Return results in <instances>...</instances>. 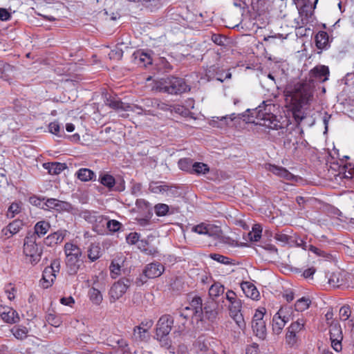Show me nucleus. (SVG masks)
<instances>
[{"label": "nucleus", "mask_w": 354, "mask_h": 354, "mask_svg": "<svg viewBox=\"0 0 354 354\" xmlns=\"http://www.w3.org/2000/svg\"><path fill=\"white\" fill-rule=\"evenodd\" d=\"M110 270L112 274V277L115 278L120 274V266L118 263L112 261L110 266Z\"/></svg>", "instance_id": "obj_57"}, {"label": "nucleus", "mask_w": 354, "mask_h": 354, "mask_svg": "<svg viewBox=\"0 0 354 354\" xmlns=\"http://www.w3.org/2000/svg\"><path fill=\"white\" fill-rule=\"evenodd\" d=\"M330 75L329 68L325 65H317L308 73V81L298 82L293 85H288L285 90V95L289 100L297 120H302L304 118L301 109L310 104L313 97V89L315 82L322 83L328 80Z\"/></svg>", "instance_id": "obj_1"}, {"label": "nucleus", "mask_w": 354, "mask_h": 354, "mask_svg": "<svg viewBox=\"0 0 354 354\" xmlns=\"http://www.w3.org/2000/svg\"><path fill=\"white\" fill-rule=\"evenodd\" d=\"M133 56L136 64H142L144 66H147L152 62L151 56L143 51L138 50L133 53Z\"/></svg>", "instance_id": "obj_27"}, {"label": "nucleus", "mask_w": 354, "mask_h": 354, "mask_svg": "<svg viewBox=\"0 0 354 354\" xmlns=\"http://www.w3.org/2000/svg\"><path fill=\"white\" fill-rule=\"evenodd\" d=\"M44 205L46 208H44L45 210L49 209H69L71 208L70 203L62 201H59L55 198H48L44 201Z\"/></svg>", "instance_id": "obj_21"}, {"label": "nucleus", "mask_w": 354, "mask_h": 354, "mask_svg": "<svg viewBox=\"0 0 354 354\" xmlns=\"http://www.w3.org/2000/svg\"><path fill=\"white\" fill-rule=\"evenodd\" d=\"M275 239L277 241L281 242L283 245L289 244L290 241H292V237L282 233L276 234Z\"/></svg>", "instance_id": "obj_53"}, {"label": "nucleus", "mask_w": 354, "mask_h": 354, "mask_svg": "<svg viewBox=\"0 0 354 354\" xmlns=\"http://www.w3.org/2000/svg\"><path fill=\"white\" fill-rule=\"evenodd\" d=\"M169 210V206L165 203H158L154 206V212L158 216H164L167 215Z\"/></svg>", "instance_id": "obj_43"}, {"label": "nucleus", "mask_w": 354, "mask_h": 354, "mask_svg": "<svg viewBox=\"0 0 354 354\" xmlns=\"http://www.w3.org/2000/svg\"><path fill=\"white\" fill-rule=\"evenodd\" d=\"M149 189L155 194H165L169 190V186L162 182H151Z\"/></svg>", "instance_id": "obj_33"}, {"label": "nucleus", "mask_w": 354, "mask_h": 354, "mask_svg": "<svg viewBox=\"0 0 354 354\" xmlns=\"http://www.w3.org/2000/svg\"><path fill=\"white\" fill-rule=\"evenodd\" d=\"M195 347L197 351L201 353H206L209 351L207 342L205 340L198 339L195 343Z\"/></svg>", "instance_id": "obj_49"}, {"label": "nucleus", "mask_w": 354, "mask_h": 354, "mask_svg": "<svg viewBox=\"0 0 354 354\" xmlns=\"http://www.w3.org/2000/svg\"><path fill=\"white\" fill-rule=\"evenodd\" d=\"M299 16L298 17V18L295 19V27L296 30H299V31L307 24V20L304 19L302 17L301 12L299 10Z\"/></svg>", "instance_id": "obj_54"}, {"label": "nucleus", "mask_w": 354, "mask_h": 354, "mask_svg": "<svg viewBox=\"0 0 354 354\" xmlns=\"http://www.w3.org/2000/svg\"><path fill=\"white\" fill-rule=\"evenodd\" d=\"M225 299L228 304L227 306L230 317L235 322L239 328L243 330L245 328V323L241 313L242 301L237 297L236 294L232 290L225 292Z\"/></svg>", "instance_id": "obj_3"}, {"label": "nucleus", "mask_w": 354, "mask_h": 354, "mask_svg": "<svg viewBox=\"0 0 354 354\" xmlns=\"http://www.w3.org/2000/svg\"><path fill=\"white\" fill-rule=\"evenodd\" d=\"M13 335L18 339H24L27 337L28 329L26 326H15L11 330Z\"/></svg>", "instance_id": "obj_35"}, {"label": "nucleus", "mask_w": 354, "mask_h": 354, "mask_svg": "<svg viewBox=\"0 0 354 354\" xmlns=\"http://www.w3.org/2000/svg\"><path fill=\"white\" fill-rule=\"evenodd\" d=\"M164 270L165 267L162 264L158 262H153L145 266L143 274L149 279H153L160 277Z\"/></svg>", "instance_id": "obj_17"}, {"label": "nucleus", "mask_w": 354, "mask_h": 354, "mask_svg": "<svg viewBox=\"0 0 354 354\" xmlns=\"http://www.w3.org/2000/svg\"><path fill=\"white\" fill-rule=\"evenodd\" d=\"M49 132L58 136H61L60 130L61 127L57 122H53L48 124Z\"/></svg>", "instance_id": "obj_52"}, {"label": "nucleus", "mask_w": 354, "mask_h": 354, "mask_svg": "<svg viewBox=\"0 0 354 354\" xmlns=\"http://www.w3.org/2000/svg\"><path fill=\"white\" fill-rule=\"evenodd\" d=\"M90 299L93 303L99 304L102 300V295L100 291L95 288H91L88 291Z\"/></svg>", "instance_id": "obj_41"}, {"label": "nucleus", "mask_w": 354, "mask_h": 354, "mask_svg": "<svg viewBox=\"0 0 354 354\" xmlns=\"http://www.w3.org/2000/svg\"><path fill=\"white\" fill-rule=\"evenodd\" d=\"M141 4L151 10L160 5V0H140Z\"/></svg>", "instance_id": "obj_50"}, {"label": "nucleus", "mask_w": 354, "mask_h": 354, "mask_svg": "<svg viewBox=\"0 0 354 354\" xmlns=\"http://www.w3.org/2000/svg\"><path fill=\"white\" fill-rule=\"evenodd\" d=\"M24 226V223L21 220L15 219L10 223L6 227L2 230L3 234L8 238L18 233Z\"/></svg>", "instance_id": "obj_20"}, {"label": "nucleus", "mask_w": 354, "mask_h": 354, "mask_svg": "<svg viewBox=\"0 0 354 354\" xmlns=\"http://www.w3.org/2000/svg\"><path fill=\"white\" fill-rule=\"evenodd\" d=\"M10 17V13L6 8H0V20L8 21Z\"/></svg>", "instance_id": "obj_63"}, {"label": "nucleus", "mask_w": 354, "mask_h": 354, "mask_svg": "<svg viewBox=\"0 0 354 354\" xmlns=\"http://www.w3.org/2000/svg\"><path fill=\"white\" fill-rule=\"evenodd\" d=\"M122 56L123 50L118 46H116L114 49L111 50V52L109 53V57L111 59L120 60L122 59Z\"/></svg>", "instance_id": "obj_48"}, {"label": "nucleus", "mask_w": 354, "mask_h": 354, "mask_svg": "<svg viewBox=\"0 0 354 354\" xmlns=\"http://www.w3.org/2000/svg\"><path fill=\"white\" fill-rule=\"evenodd\" d=\"M21 211V204L19 203H11V205L9 206L8 209V211H7V213H6V216L8 218H14L17 214H19Z\"/></svg>", "instance_id": "obj_39"}, {"label": "nucleus", "mask_w": 354, "mask_h": 354, "mask_svg": "<svg viewBox=\"0 0 354 354\" xmlns=\"http://www.w3.org/2000/svg\"><path fill=\"white\" fill-rule=\"evenodd\" d=\"M45 198H40L36 196L30 197L29 202L32 205L40 207L41 209L46 208L44 205Z\"/></svg>", "instance_id": "obj_47"}, {"label": "nucleus", "mask_w": 354, "mask_h": 354, "mask_svg": "<svg viewBox=\"0 0 354 354\" xmlns=\"http://www.w3.org/2000/svg\"><path fill=\"white\" fill-rule=\"evenodd\" d=\"M16 290L14 287L11 286V285L8 286L5 288V292L7 295L8 299L12 300L15 299V292Z\"/></svg>", "instance_id": "obj_61"}, {"label": "nucleus", "mask_w": 354, "mask_h": 354, "mask_svg": "<svg viewBox=\"0 0 354 354\" xmlns=\"http://www.w3.org/2000/svg\"><path fill=\"white\" fill-rule=\"evenodd\" d=\"M66 264L70 274H75L80 269L82 261L81 249L73 243H66L64 245Z\"/></svg>", "instance_id": "obj_5"}, {"label": "nucleus", "mask_w": 354, "mask_h": 354, "mask_svg": "<svg viewBox=\"0 0 354 354\" xmlns=\"http://www.w3.org/2000/svg\"><path fill=\"white\" fill-rule=\"evenodd\" d=\"M99 181L109 189L114 190L113 187L116 183V180L113 176L109 174H103L100 175Z\"/></svg>", "instance_id": "obj_32"}, {"label": "nucleus", "mask_w": 354, "mask_h": 354, "mask_svg": "<svg viewBox=\"0 0 354 354\" xmlns=\"http://www.w3.org/2000/svg\"><path fill=\"white\" fill-rule=\"evenodd\" d=\"M246 354H259V346L257 344H252L246 348Z\"/></svg>", "instance_id": "obj_62"}, {"label": "nucleus", "mask_w": 354, "mask_h": 354, "mask_svg": "<svg viewBox=\"0 0 354 354\" xmlns=\"http://www.w3.org/2000/svg\"><path fill=\"white\" fill-rule=\"evenodd\" d=\"M116 180V183L114 186V190L117 192H122L125 189V182L122 178H118Z\"/></svg>", "instance_id": "obj_58"}, {"label": "nucleus", "mask_w": 354, "mask_h": 354, "mask_svg": "<svg viewBox=\"0 0 354 354\" xmlns=\"http://www.w3.org/2000/svg\"><path fill=\"white\" fill-rule=\"evenodd\" d=\"M209 257L212 259H213L218 263H221L222 264H224V265L232 264V261L230 260V258H228L225 256L221 255L220 254L212 253L209 254Z\"/></svg>", "instance_id": "obj_44"}, {"label": "nucleus", "mask_w": 354, "mask_h": 354, "mask_svg": "<svg viewBox=\"0 0 354 354\" xmlns=\"http://www.w3.org/2000/svg\"><path fill=\"white\" fill-rule=\"evenodd\" d=\"M316 46L320 50H325L329 47V38L326 32L319 31L315 36Z\"/></svg>", "instance_id": "obj_25"}, {"label": "nucleus", "mask_w": 354, "mask_h": 354, "mask_svg": "<svg viewBox=\"0 0 354 354\" xmlns=\"http://www.w3.org/2000/svg\"><path fill=\"white\" fill-rule=\"evenodd\" d=\"M66 234V230H58L49 234L45 239L44 243L48 246H53L63 241Z\"/></svg>", "instance_id": "obj_22"}, {"label": "nucleus", "mask_w": 354, "mask_h": 354, "mask_svg": "<svg viewBox=\"0 0 354 354\" xmlns=\"http://www.w3.org/2000/svg\"><path fill=\"white\" fill-rule=\"evenodd\" d=\"M305 321L298 319L286 328L285 343L290 348H297L301 342V335L305 330Z\"/></svg>", "instance_id": "obj_6"}, {"label": "nucleus", "mask_w": 354, "mask_h": 354, "mask_svg": "<svg viewBox=\"0 0 354 354\" xmlns=\"http://www.w3.org/2000/svg\"><path fill=\"white\" fill-rule=\"evenodd\" d=\"M192 230L198 234H206L213 237L220 236L221 232L220 227L203 223L194 226Z\"/></svg>", "instance_id": "obj_16"}, {"label": "nucleus", "mask_w": 354, "mask_h": 354, "mask_svg": "<svg viewBox=\"0 0 354 354\" xmlns=\"http://www.w3.org/2000/svg\"><path fill=\"white\" fill-rule=\"evenodd\" d=\"M274 108L275 105L270 100H267L263 101L261 104L254 109H248L250 113V122L264 126L273 130L284 129L288 125V121L282 117L278 119L272 113Z\"/></svg>", "instance_id": "obj_2"}, {"label": "nucleus", "mask_w": 354, "mask_h": 354, "mask_svg": "<svg viewBox=\"0 0 354 354\" xmlns=\"http://www.w3.org/2000/svg\"><path fill=\"white\" fill-rule=\"evenodd\" d=\"M76 176L78 179L84 182L92 180L95 177V173L92 170L87 168L80 169L77 171Z\"/></svg>", "instance_id": "obj_30"}, {"label": "nucleus", "mask_w": 354, "mask_h": 354, "mask_svg": "<svg viewBox=\"0 0 354 354\" xmlns=\"http://www.w3.org/2000/svg\"><path fill=\"white\" fill-rule=\"evenodd\" d=\"M266 169L273 174L286 180H291L294 178V176L286 168L274 165H268Z\"/></svg>", "instance_id": "obj_19"}, {"label": "nucleus", "mask_w": 354, "mask_h": 354, "mask_svg": "<svg viewBox=\"0 0 354 354\" xmlns=\"http://www.w3.org/2000/svg\"><path fill=\"white\" fill-rule=\"evenodd\" d=\"M159 89L162 92L176 95L185 93L189 91L190 88L183 79L169 77L163 79L160 83Z\"/></svg>", "instance_id": "obj_8"}, {"label": "nucleus", "mask_w": 354, "mask_h": 354, "mask_svg": "<svg viewBox=\"0 0 354 354\" xmlns=\"http://www.w3.org/2000/svg\"><path fill=\"white\" fill-rule=\"evenodd\" d=\"M13 71V67L11 65L0 61V78L8 80Z\"/></svg>", "instance_id": "obj_34"}, {"label": "nucleus", "mask_w": 354, "mask_h": 354, "mask_svg": "<svg viewBox=\"0 0 354 354\" xmlns=\"http://www.w3.org/2000/svg\"><path fill=\"white\" fill-rule=\"evenodd\" d=\"M121 225V223L116 220H110L106 223V227L109 231L113 232H118L120 230Z\"/></svg>", "instance_id": "obj_51"}, {"label": "nucleus", "mask_w": 354, "mask_h": 354, "mask_svg": "<svg viewBox=\"0 0 354 354\" xmlns=\"http://www.w3.org/2000/svg\"><path fill=\"white\" fill-rule=\"evenodd\" d=\"M222 309V304L220 306L215 300L208 299L203 304V317H205L210 322H214L216 320Z\"/></svg>", "instance_id": "obj_13"}, {"label": "nucleus", "mask_w": 354, "mask_h": 354, "mask_svg": "<svg viewBox=\"0 0 354 354\" xmlns=\"http://www.w3.org/2000/svg\"><path fill=\"white\" fill-rule=\"evenodd\" d=\"M140 238V234L137 232H131L127 236V241L128 243L133 245L136 243Z\"/></svg>", "instance_id": "obj_56"}, {"label": "nucleus", "mask_w": 354, "mask_h": 354, "mask_svg": "<svg viewBox=\"0 0 354 354\" xmlns=\"http://www.w3.org/2000/svg\"><path fill=\"white\" fill-rule=\"evenodd\" d=\"M43 167L46 169L50 175H58L67 168L65 163L58 162H45Z\"/></svg>", "instance_id": "obj_23"}, {"label": "nucleus", "mask_w": 354, "mask_h": 354, "mask_svg": "<svg viewBox=\"0 0 354 354\" xmlns=\"http://www.w3.org/2000/svg\"><path fill=\"white\" fill-rule=\"evenodd\" d=\"M74 302V299L72 297H62L60 299V303L65 306H71Z\"/></svg>", "instance_id": "obj_64"}, {"label": "nucleus", "mask_w": 354, "mask_h": 354, "mask_svg": "<svg viewBox=\"0 0 354 354\" xmlns=\"http://www.w3.org/2000/svg\"><path fill=\"white\" fill-rule=\"evenodd\" d=\"M351 308L350 306L346 305L342 306L339 310V317L342 320H347L351 315Z\"/></svg>", "instance_id": "obj_55"}, {"label": "nucleus", "mask_w": 354, "mask_h": 354, "mask_svg": "<svg viewBox=\"0 0 354 354\" xmlns=\"http://www.w3.org/2000/svg\"><path fill=\"white\" fill-rule=\"evenodd\" d=\"M225 287L218 282L213 283L209 288V299L215 300L217 297L224 293Z\"/></svg>", "instance_id": "obj_28"}, {"label": "nucleus", "mask_w": 354, "mask_h": 354, "mask_svg": "<svg viewBox=\"0 0 354 354\" xmlns=\"http://www.w3.org/2000/svg\"><path fill=\"white\" fill-rule=\"evenodd\" d=\"M141 325L145 326L147 328H144L143 327L139 326H136L134 328V335L137 336L140 340H144L147 338V333L148 331V328H151L153 325V322L151 320L147 322L146 324L144 322L141 323Z\"/></svg>", "instance_id": "obj_29"}, {"label": "nucleus", "mask_w": 354, "mask_h": 354, "mask_svg": "<svg viewBox=\"0 0 354 354\" xmlns=\"http://www.w3.org/2000/svg\"><path fill=\"white\" fill-rule=\"evenodd\" d=\"M174 319L169 315H164L160 317L156 324V337L160 342H162L165 346L169 345L167 335L169 334Z\"/></svg>", "instance_id": "obj_9"}, {"label": "nucleus", "mask_w": 354, "mask_h": 354, "mask_svg": "<svg viewBox=\"0 0 354 354\" xmlns=\"http://www.w3.org/2000/svg\"><path fill=\"white\" fill-rule=\"evenodd\" d=\"M310 304V300L306 297H301L299 299L295 304V309L297 311L302 312L306 310Z\"/></svg>", "instance_id": "obj_40"}, {"label": "nucleus", "mask_w": 354, "mask_h": 354, "mask_svg": "<svg viewBox=\"0 0 354 354\" xmlns=\"http://www.w3.org/2000/svg\"><path fill=\"white\" fill-rule=\"evenodd\" d=\"M240 1H242L243 3L245 6L248 7L250 6L253 10H256V9H258V8H259V3L260 0H240Z\"/></svg>", "instance_id": "obj_59"}, {"label": "nucleus", "mask_w": 354, "mask_h": 354, "mask_svg": "<svg viewBox=\"0 0 354 354\" xmlns=\"http://www.w3.org/2000/svg\"><path fill=\"white\" fill-rule=\"evenodd\" d=\"M203 299L199 296L194 297L180 313L185 319L191 318L192 322H196V327L201 328L203 326Z\"/></svg>", "instance_id": "obj_4"}, {"label": "nucleus", "mask_w": 354, "mask_h": 354, "mask_svg": "<svg viewBox=\"0 0 354 354\" xmlns=\"http://www.w3.org/2000/svg\"><path fill=\"white\" fill-rule=\"evenodd\" d=\"M330 339L333 348L339 352L342 350V340L343 339L342 328L338 324H333L330 326Z\"/></svg>", "instance_id": "obj_15"}, {"label": "nucleus", "mask_w": 354, "mask_h": 354, "mask_svg": "<svg viewBox=\"0 0 354 354\" xmlns=\"http://www.w3.org/2000/svg\"><path fill=\"white\" fill-rule=\"evenodd\" d=\"M104 103L106 105L114 109H125L124 104L115 96L111 95L106 96Z\"/></svg>", "instance_id": "obj_31"}, {"label": "nucleus", "mask_w": 354, "mask_h": 354, "mask_svg": "<svg viewBox=\"0 0 354 354\" xmlns=\"http://www.w3.org/2000/svg\"><path fill=\"white\" fill-rule=\"evenodd\" d=\"M100 248L97 245H91L88 250V257L91 261H95L100 257Z\"/></svg>", "instance_id": "obj_45"}, {"label": "nucleus", "mask_w": 354, "mask_h": 354, "mask_svg": "<svg viewBox=\"0 0 354 354\" xmlns=\"http://www.w3.org/2000/svg\"><path fill=\"white\" fill-rule=\"evenodd\" d=\"M82 217L88 223H93L102 220V216L97 215L96 212L86 210L82 213Z\"/></svg>", "instance_id": "obj_38"}, {"label": "nucleus", "mask_w": 354, "mask_h": 354, "mask_svg": "<svg viewBox=\"0 0 354 354\" xmlns=\"http://www.w3.org/2000/svg\"><path fill=\"white\" fill-rule=\"evenodd\" d=\"M178 167L181 170L189 171L192 174V167L193 165V161L190 158H181L179 160Z\"/></svg>", "instance_id": "obj_42"}, {"label": "nucleus", "mask_w": 354, "mask_h": 354, "mask_svg": "<svg viewBox=\"0 0 354 354\" xmlns=\"http://www.w3.org/2000/svg\"><path fill=\"white\" fill-rule=\"evenodd\" d=\"M50 227V225L48 221H40L37 222L35 227V232L32 234L36 235V239L44 236Z\"/></svg>", "instance_id": "obj_26"}, {"label": "nucleus", "mask_w": 354, "mask_h": 354, "mask_svg": "<svg viewBox=\"0 0 354 354\" xmlns=\"http://www.w3.org/2000/svg\"><path fill=\"white\" fill-rule=\"evenodd\" d=\"M46 321L49 324L55 327L59 326L62 323L60 317L53 313H49L46 316Z\"/></svg>", "instance_id": "obj_46"}, {"label": "nucleus", "mask_w": 354, "mask_h": 354, "mask_svg": "<svg viewBox=\"0 0 354 354\" xmlns=\"http://www.w3.org/2000/svg\"><path fill=\"white\" fill-rule=\"evenodd\" d=\"M291 308L281 306L272 318V330L275 334H280L286 324L290 320Z\"/></svg>", "instance_id": "obj_11"}, {"label": "nucleus", "mask_w": 354, "mask_h": 354, "mask_svg": "<svg viewBox=\"0 0 354 354\" xmlns=\"http://www.w3.org/2000/svg\"><path fill=\"white\" fill-rule=\"evenodd\" d=\"M241 288L246 297L253 300H258L260 296L259 292L254 285L249 282H243L241 283Z\"/></svg>", "instance_id": "obj_24"}, {"label": "nucleus", "mask_w": 354, "mask_h": 354, "mask_svg": "<svg viewBox=\"0 0 354 354\" xmlns=\"http://www.w3.org/2000/svg\"><path fill=\"white\" fill-rule=\"evenodd\" d=\"M0 316L5 322L8 324L17 323L20 319L18 313L6 306H0Z\"/></svg>", "instance_id": "obj_18"}, {"label": "nucleus", "mask_w": 354, "mask_h": 354, "mask_svg": "<svg viewBox=\"0 0 354 354\" xmlns=\"http://www.w3.org/2000/svg\"><path fill=\"white\" fill-rule=\"evenodd\" d=\"M209 168L203 162H194L192 167V174H205L209 172Z\"/></svg>", "instance_id": "obj_37"}, {"label": "nucleus", "mask_w": 354, "mask_h": 354, "mask_svg": "<svg viewBox=\"0 0 354 354\" xmlns=\"http://www.w3.org/2000/svg\"><path fill=\"white\" fill-rule=\"evenodd\" d=\"M328 283L333 287H336V288H338L340 286H342V283H339V276L335 274H333L330 276V277L328 280Z\"/></svg>", "instance_id": "obj_60"}, {"label": "nucleus", "mask_w": 354, "mask_h": 354, "mask_svg": "<svg viewBox=\"0 0 354 354\" xmlns=\"http://www.w3.org/2000/svg\"><path fill=\"white\" fill-rule=\"evenodd\" d=\"M262 227L259 224H254L252 226V230L249 232L248 236L252 241H259L261 237Z\"/></svg>", "instance_id": "obj_36"}, {"label": "nucleus", "mask_w": 354, "mask_h": 354, "mask_svg": "<svg viewBox=\"0 0 354 354\" xmlns=\"http://www.w3.org/2000/svg\"><path fill=\"white\" fill-rule=\"evenodd\" d=\"M23 252L27 262L37 264L41 257L43 250L37 243L36 235L30 234L24 239Z\"/></svg>", "instance_id": "obj_7"}, {"label": "nucleus", "mask_w": 354, "mask_h": 354, "mask_svg": "<svg viewBox=\"0 0 354 354\" xmlns=\"http://www.w3.org/2000/svg\"><path fill=\"white\" fill-rule=\"evenodd\" d=\"M60 270V260L55 259L52 261L50 266L45 268L42 274L41 284L44 288H48L53 283L57 273Z\"/></svg>", "instance_id": "obj_12"}, {"label": "nucleus", "mask_w": 354, "mask_h": 354, "mask_svg": "<svg viewBox=\"0 0 354 354\" xmlns=\"http://www.w3.org/2000/svg\"><path fill=\"white\" fill-rule=\"evenodd\" d=\"M131 280L128 278H122L115 282L111 288L109 295L113 301L120 299L131 286Z\"/></svg>", "instance_id": "obj_14"}, {"label": "nucleus", "mask_w": 354, "mask_h": 354, "mask_svg": "<svg viewBox=\"0 0 354 354\" xmlns=\"http://www.w3.org/2000/svg\"><path fill=\"white\" fill-rule=\"evenodd\" d=\"M266 313L265 308L257 309L252 321V328L254 334L260 339H265L267 336V328L263 317Z\"/></svg>", "instance_id": "obj_10"}]
</instances>
